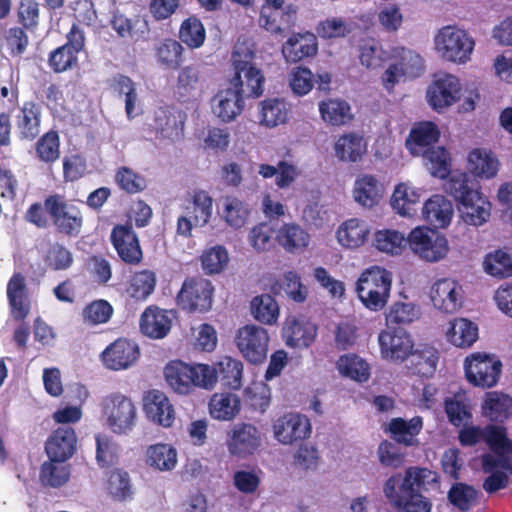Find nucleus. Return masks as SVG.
Here are the masks:
<instances>
[{
    "mask_svg": "<svg viewBox=\"0 0 512 512\" xmlns=\"http://www.w3.org/2000/svg\"><path fill=\"white\" fill-rule=\"evenodd\" d=\"M322 119L333 126H342L353 119L350 105L344 100L328 99L319 104Z\"/></svg>",
    "mask_w": 512,
    "mask_h": 512,
    "instance_id": "nucleus-48",
    "label": "nucleus"
},
{
    "mask_svg": "<svg viewBox=\"0 0 512 512\" xmlns=\"http://www.w3.org/2000/svg\"><path fill=\"white\" fill-rule=\"evenodd\" d=\"M111 243L119 258L128 265H138L143 259V251L137 234L131 225H116L110 235Z\"/></svg>",
    "mask_w": 512,
    "mask_h": 512,
    "instance_id": "nucleus-17",
    "label": "nucleus"
},
{
    "mask_svg": "<svg viewBox=\"0 0 512 512\" xmlns=\"http://www.w3.org/2000/svg\"><path fill=\"white\" fill-rule=\"evenodd\" d=\"M425 166L430 173L441 179L446 178L451 172V158L444 147H434L421 154Z\"/></svg>",
    "mask_w": 512,
    "mask_h": 512,
    "instance_id": "nucleus-59",
    "label": "nucleus"
},
{
    "mask_svg": "<svg viewBox=\"0 0 512 512\" xmlns=\"http://www.w3.org/2000/svg\"><path fill=\"white\" fill-rule=\"evenodd\" d=\"M45 210L55 230L67 237H77L83 228L84 216L79 206L63 195L52 194L44 199Z\"/></svg>",
    "mask_w": 512,
    "mask_h": 512,
    "instance_id": "nucleus-6",
    "label": "nucleus"
},
{
    "mask_svg": "<svg viewBox=\"0 0 512 512\" xmlns=\"http://www.w3.org/2000/svg\"><path fill=\"white\" fill-rule=\"evenodd\" d=\"M502 362L496 355L475 352L466 357L464 371L467 381L481 388L494 387L502 372Z\"/></svg>",
    "mask_w": 512,
    "mask_h": 512,
    "instance_id": "nucleus-9",
    "label": "nucleus"
},
{
    "mask_svg": "<svg viewBox=\"0 0 512 512\" xmlns=\"http://www.w3.org/2000/svg\"><path fill=\"white\" fill-rule=\"evenodd\" d=\"M483 440L498 457L512 458V440L507 437L505 427L487 425Z\"/></svg>",
    "mask_w": 512,
    "mask_h": 512,
    "instance_id": "nucleus-54",
    "label": "nucleus"
},
{
    "mask_svg": "<svg viewBox=\"0 0 512 512\" xmlns=\"http://www.w3.org/2000/svg\"><path fill=\"white\" fill-rule=\"evenodd\" d=\"M297 11L291 5L284 9L262 7L260 11L259 24L265 30L275 35H285L290 32L296 23Z\"/></svg>",
    "mask_w": 512,
    "mask_h": 512,
    "instance_id": "nucleus-29",
    "label": "nucleus"
},
{
    "mask_svg": "<svg viewBox=\"0 0 512 512\" xmlns=\"http://www.w3.org/2000/svg\"><path fill=\"white\" fill-rule=\"evenodd\" d=\"M168 311L156 306L147 307L140 318L141 332L152 339L164 338L171 329Z\"/></svg>",
    "mask_w": 512,
    "mask_h": 512,
    "instance_id": "nucleus-32",
    "label": "nucleus"
},
{
    "mask_svg": "<svg viewBox=\"0 0 512 512\" xmlns=\"http://www.w3.org/2000/svg\"><path fill=\"white\" fill-rule=\"evenodd\" d=\"M461 85L459 79L451 74H443L434 79L427 90L430 106L441 111L460 99Z\"/></svg>",
    "mask_w": 512,
    "mask_h": 512,
    "instance_id": "nucleus-19",
    "label": "nucleus"
},
{
    "mask_svg": "<svg viewBox=\"0 0 512 512\" xmlns=\"http://www.w3.org/2000/svg\"><path fill=\"white\" fill-rule=\"evenodd\" d=\"M477 490L466 483L456 482L448 491L449 502L460 511H469L476 502Z\"/></svg>",
    "mask_w": 512,
    "mask_h": 512,
    "instance_id": "nucleus-63",
    "label": "nucleus"
},
{
    "mask_svg": "<svg viewBox=\"0 0 512 512\" xmlns=\"http://www.w3.org/2000/svg\"><path fill=\"white\" fill-rule=\"evenodd\" d=\"M288 114L289 107L283 99L272 98L261 102L260 122L267 127L284 124Z\"/></svg>",
    "mask_w": 512,
    "mask_h": 512,
    "instance_id": "nucleus-51",
    "label": "nucleus"
},
{
    "mask_svg": "<svg viewBox=\"0 0 512 512\" xmlns=\"http://www.w3.org/2000/svg\"><path fill=\"white\" fill-rule=\"evenodd\" d=\"M186 113L173 105H165L153 111L147 123L148 130L156 139L176 142L183 138Z\"/></svg>",
    "mask_w": 512,
    "mask_h": 512,
    "instance_id": "nucleus-10",
    "label": "nucleus"
},
{
    "mask_svg": "<svg viewBox=\"0 0 512 512\" xmlns=\"http://www.w3.org/2000/svg\"><path fill=\"white\" fill-rule=\"evenodd\" d=\"M318 52L317 38L313 33H294L282 46V54L286 62L297 63L305 58L313 57Z\"/></svg>",
    "mask_w": 512,
    "mask_h": 512,
    "instance_id": "nucleus-28",
    "label": "nucleus"
},
{
    "mask_svg": "<svg viewBox=\"0 0 512 512\" xmlns=\"http://www.w3.org/2000/svg\"><path fill=\"white\" fill-rule=\"evenodd\" d=\"M423 426L422 418L415 416L410 420L403 418H393L388 425L387 431L391 437L399 444L412 446L415 437L420 433Z\"/></svg>",
    "mask_w": 512,
    "mask_h": 512,
    "instance_id": "nucleus-41",
    "label": "nucleus"
},
{
    "mask_svg": "<svg viewBox=\"0 0 512 512\" xmlns=\"http://www.w3.org/2000/svg\"><path fill=\"white\" fill-rule=\"evenodd\" d=\"M212 111L221 121L230 122L240 115L244 109V95L231 86L219 90L212 99Z\"/></svg>",
    "mask_w": 512,
    "mask_h": 512,
    "instance_id": "nucleus-24",
    "label": "nucleus"
},
{
    "mask_svg": "<svg viewBox=\"0 0 512 512\" xmlns=\"http://www.w3.org/2000/svg\"><path fill=\"white\" fill-rule=\"evenodd\" d=\"M391 286V273L384 268L373 266L364 270L359 276L356 292L367 309L380 311L388 302Z\"/></svg>",
    "mask_w": 512,
    "mask_h": 512,
    "instance_id": "nucleus-5",
    "label": "nucleus"
},
{
    "mask_svg": "<svg viewBox=\"0 0 512 512\" xmlns=\"http://www.w3.org/2000/svg\"><path fill=\"white\" fill-rule=\"evenodd\" d=\"M138 345L126 338H118L101 353L103 365L110 370L120 371L131 367L139 358Z\"/></svg>",
    "mask_w": 512,
    "mask_h": 512,
    "instance_id": "nucleus-18",
    "label": "nucleus"
},
{
    "mask_svg": "<svg viewBox=\"0 0 512 512\" xmlns=\"http://www.w3.org/2000/svg\"><path fill=\"white\" fill-rule=\"evenodd\" d=\"M35 153L39 161L52 164L60 157V137L57 131L49 130L35 143Z\"/></svg>",
    "mask_w": 512,
    "mask_h": 512,
    "instance_id": "nucleus-57",
    "label": "nucleus"
},
{
    "mask_svg": "<svg viewBox=\"0 0 512 512\" xmlns=\"http://www.w3.org/2000/svg\"><path fill=\"white\" fill-rule=\"evenodd\" d=\"M430 474L419 467L407 468L404 475L395 473L386 480L384 495L393 507L402 509L398 512H430L432 503L421 493Z\"/></svg>",
    "mask_w": 512,
    "mask_h": 512,
    "instance_id": "nucleus-1",
    "label": "nucleus"
},
{
    "mask_svg": "<svg viewBox=\"0 0 512 512\" xmlns=\"http://www.w3.org/2000/svg\"><path fill=\"white\" fill-rule=\"evenodd\" d=\"M102 408L107 425L113 433L125 435L133 430L137 408L128 396L112 393L103 399Z\"/></svg>",
    "mask_w": 512,
    "mask_h": 512,
    "instance_id": "nucleus-7",
    "label": "nucleus"
},
{
    "mask_svg": "<svg viewBox=\"0 0 512 512\" xmlns=\"http://www.w3.org/2000/svg\"><path fill=\"white\" fill-rule=\"evenodd\" d=\"M27 30L23 26H14L4 31L2 44L12 58H21L27 51L30 43Z\"/></svg>",
    "mask_w": 512,
    "mask_h": 512,
    "instance_id": "nucleus-58",
    "label": "nucleus"
},
{
    "mask_svg": "<svg viewBox=\"0 0 512 512\" xmlns=\"http://www.w3.org/2000/svg\"><path fill=\"white\" fill-rule=\"evenodd\" d=\"M339 373L351 380L362 383L370 378V365L354 353L341 355L337 361Z\"/></svg>",
    "mask_w": 512,
    "mask_h": 512,
    "instance_id": "nucleus-46",
    "label": "nucleus"
},
{
    "mask_svg": "<svg viewBox=\"0 0 512 512\" xmlns=\"http://www.w3.org/2000/svg\"><path fill=\"white\" fill-rule=\"evenodd\" d=\"M214 375L213 389L219 381L224 388L240 390L243 385L244 365L241 360L223 356L213 365H209Z\"/></svg>",
    "mask_w": 512,
    "mask_h": 512,
    "instance_id": "nucleus-23",
    "label": "nucleus"
},
{
    "mask_svg": "<svg viewBox=\"0 0 512 512\" xmlns=\"http://www.w3.org/2000/svg\"><path fill=\"white\" fill-rule=\"evenodd\" d=\"M200 82V71L195 66H185L178 74L175 94L181 102H188L195 96Z\"/></svg>",
    "mask_w": 512,
    "mask_h": 512,
    "instance_id": "nucleus-53",
    "label": "nucleus"
},
{
    "mask_svg": "<svg viewBox=\"0 0 512 512\" xmlns=\"http://www.w3.org/2000/svg\"><path fill=\"white\" fill-rule=\"evenodd\" d=\"M143 410L146 417L153 423L165 428L173 425L174 407L164 392L156 389L146 392L143 397Z\"/></svg>",
    "mask_w": 512,
    "mask_h": 512,
    "instance_id": "nucleus-21",
    "label": "nucleus"
},
{
    "mask_svg": "<svg viewBox=\"0 0 512 512\" xmlns=\"http://www.w3.org/2000/svg\"><path fill=\"white\" fill-rule=\"evenodd\" d=\"M179 39L191 49L200 48L206 39V30L201 20L194 15L186 18L181 23Z\"/></svg>",
    "mask_w": 512,
    "mask_h": 512,
    "instance_id": "nucleus-55",
    "label": "nucleus"
},
{
    "mask_svg": "<svg viewBox=\"0 0 512 512\" xmlns=\"http://www.w3.org/2000/svg\"><path fill=\"white\" fill-rule=\"evenodd\" d=\"M273 433L280 443L292 445L310 436L311 423L307 416L289 412L274 421Z\"/></svg>",
    "mask_w": 512,
    "mask_h": 512,
    "instance_id": "nucleus-16",
    "label": "nucleus"
},
{
    "mask_svg": "<svg viewBox=\"0 0 512 512\" xmlns=\"http://www.w3.org/2000/svg\"><path fill=\"white\" fill-rule=\"evenodd\" d=\"M384 192L382 183L373 175L359 176L354 183L353 196L355 201L363 207L376 206Z\"/></svg>",
    "mask_w": 512,
    "mask_h": 512,
    "instance_id": "nucleus-34",
    "label": "nucleus"
},
{
    "mask_svg": "<svg viewBox=\"0 0 512 512\" xmlns=\"http://www.w3.org/2000/svg\"><path fill=\"white\" fill-rule=\"evenodd\" d=\"M419 189L407 183H400L396 186L392 197L391 206L401 216L412 217L421 204Z\"/></svg>",
    "mask_w": 512,
    "mask_h": 512,
    "instance_id": "nucleus-37",
    "label": "nucleus"
},
{
    "mask_svg": "<svg viewBox=\"0 0 512 512\" xmlns=\"http://www.w3.org/2000/svg\"><path fill=\"white\" fill-rule=\"evenodd\" d=\"M250 210L243 201L234 196H226L223 200L222 217L234 229L243 227L249 217Z\"/></svg>",
    "mask_w": 512,
    "mask_h": 512,
    "instance_id": "nucleus-56",
    "label": "nucleus"
},
{
    "mask_svg": "<svg viewBox=\"0 0 512 512\" xmlns=\"http://www.w3.org/2000/svg\"><path fill=\"white\" fill-rule=\"evenodd\" d=\"M214 286L202 277H187L176 296L178 307L189 313H205L213 303Z\"/></svg>",
    "mask_w": 512,
    "mask_h": 512,
    "instance_id": "nucleus-8",
    "label": "nucleus"
},
{
    "mask_svg": "<svg viewBox=\"0 0 512 512\" xmlns=\"http://www.w3.org/2000/svg\"><path fill=\"white\" fill-rule=\"evenodd\" d=\"M378 344L382 359L395 364L408 360L414 350L411 335L400 328L382 330L378 335Z\"/></svg>",
    "mask_w": 512,
    "mask_h": 512,
    "instance_id": "nucleus-15",
    "label": "nucleus"
},
{
    "mask_svg": "<svg viewBox=\"0 0 512 512\" xmlns=\"http://www.w3.org/2000/svg\"><path fill=\"white\" fill-rule=\"evenodd\" d=\"M282 336L288 347L307 348L317 336V326L310 321L289 316L284 322Z\"/></svg>",
    "mask_w": 512,
    "mask_h": 512,
    "instance_id": "nucleus-25",
    "label": "nucleus"
},
{
    "mask_svg": "<svg viewBox=\"0 0 512 512\" xmlns=\"http://www.w3.org/2000/svg\"><path fill=\"white\" fill-rule=\"evenodd\" d=\"M192 201L185 207L187 215H191L195 226H204L212 216L213 199L204 190H195Z\"/></svg>",
    "mask_w": 512,
    "mask_h": 512,
    "instance_id": "nucleus-49",
    "label": "nucleus"
},
{
    "mask_svg": "<svg viewBox=\"0 0 512 512\" xmlns=\"http://www.w3.org/2000/svg\"><path fill=\"white\" fill-rule=\"evenodd\" d=\"M462 287L450 278L437 280L430 289V299L435 309L452 314L462 306Z\"/></svg>",
    "mask_w": 512,
    "mask_h": 512,
    "instance_id": "nucleus-20",
    "label": "nucleus"
},
{
    "mask_svg": "<svg viewBox=\"0 0 512 512\" xmlns=\"http://www.w3.org/2000/svg\"><path fill=\"white\" fill-rule=\"evenodd\" d=\"M369 233V228L364 221L352 218L339 226L336 237L341 246L355 249L365 243Z\"/></svg>",
    "mask_w": 512,
    "mask_h": 512,
    "instance_id": "nucleus-38",
    "label": "nucleus"
},
{
    "mask_svg": "<svg viewBox=\"0 0 512 512\" xmlns=\"http://www.w3.org/2000/svg\"><path fill=\"white\" fill-rule=\"evenodd\" d=\"M435 45L446 60L465 63L470 59L475 42L465 30L445 26L437 34Z\"/></svg>",
    "mask_w": 512,
    "mask_h": 512,
    "instance_id": "nucleus-11",
    "label": "nucleus"
},
{
    "mask_svg": "<svg viewBox=\"0 0 512 512\" xmlns=\"http://www.w3.org/2000/svg\"><path fill=\"white\" fill-rule=\"evenodd\" d=\"M275 241L286 252L301 253L309 245L310 235L299 224L285 223L276 232Z\"/></svg>",
    "mask_w": 512,
    "mask_h": 512,
    "instance_id": "nucleus-33",
    "label": "nucleus"
},
{
    "mask_svg": "<svg viewBox=\"0 0 512 512\" xmlns=\"http://www.w3.org/2000/svg\"><path fill=\"white\" fill-rule=\"evenodd\" d=\"M16 135L21 141H33L40 134L42 108L35 101H24L15 115Z\"/></svg>",
    "mask_w": 512,
    "mask_h": 512,
    "instance_id": "nucleus-22",
    "label": "nucleus"
},
{
    "mask_svg": "<svg viewBox=\"0 0 512 512\" xmlns=\"http://www.w3.org/2000/svg\"><path fill=\"white\" fill-rule=\"evenodd\" d=\"M408 244L403 233L393 229L379 230L375 233V247L384 253L399 255Z\"/></svg>",
    "mask_w": 512,
    "mask_h": 512,
    "instance_id": "nucleus-60",
    "label": "nucleus"
},
{
    "mask_svg": "<svg viewBox=\"0 0 512 512\" xmlns=\"http://www.w3.org/2000/svg\"><path fill=\"white\" fill-rule=\"evenodd\" d=\"M110 87L119 96H124L125 113L129 120L142 113L135 82L124 74L113 77Z\"/></svg>",
    "mask_w": 512,
    "mask_h": 512,
    "instance_id": "nucleus-35",
    "label": "nucleus"
},
{
    "mask_svg": "<svg viewBox=\"0 0 512 512\" xmlns=\"http://www.w3.org/2000/svg\"><path fill=\"white\" fill-rule=\"evenodd\" d=\"M468 168L473 175L490 179L496 176L499 161L491 152L475 148L469 153Z\"/></svg>",
    "mask_w": 512,
    "mask_h": 512,
    "instance_id": "nucleus-45",
    "label": "nucleus"
},
{
    "mask_svg": "<svg viewBox=\"0 0 512 512\" xmlns=\"http://www.w3.org/2000/svg\"><path fill=\"white\" fill-rule=\"evenodd\" d=\"M271 392L267 385L256 384L244 390V404L252 412L263 414L270 406Z\"/></svg>",
    "mask_w": 512,
    "mask_h": 512,
    "instance_id": "nucleus-64",
    "label": "nucleus"
},
{
    "mask_svg": "<svg viewBox=\"0 0 512 512\" xmlns=\"http://www.w3.org/2000/svg\"><path fill=\"white\" fill-rule=\"evenodd\" d=\"M254 57L255 52L245 43L234 46L231 55L234 75L230 79V85L246 97L258 98L264 92L265 76L253 63Z\"/></svg>",
    "mask_w": 512,
    "mask_h": 512,
    "instance_id": "nucleus-3",
    "label": "nucleus"
},
{
    "mask_svg": "<svg viewBox=\"0 0 512 512\" xmlns=\"http://www.w3.org/2000/svg\"><path fill=\"white\" fill-rule=\"evenodd\" d=\"M164 376L172 390L180 395H188L196 388L209 391L213 389L214 375L209 364L171 360L164 367Z\"/></svg>",
    "mask_w": 512,
    "mask_h": 512,
    "instance_id": "nucleus-4",
    "label": "nucleus"
},
{
    "mask_svg": "<svg viewBox=\"0 0 512 512\" xmlns=\"http://www.w3.org/2000/svg\"><path fill=\"white\" fill-rule=\"evenodd\" d=\"M409 247L422 259L436 262L448 252L447 239L426 227H416L407 236Z\"/></svg>",
    "mask_w": 512,
    "mask_h": 512,
    "instance_id": "nucleus-14",
    "label": "nucleus"
},
{
    "mask_svg": "<svg viewBox=\"0 0 512 512\" xmlns=\"http://www.w3.org/2000/svg\"><path fill=\"white\" fill-rule=\"evenodd\" d=\"M440 130L432 121H422L416 123L410 130L405 145L414 156H420L438 142Z\"/></svg>",
    "mask_w": 512,
    "mask_h": 512,
    "instance_id": "nucleus-26",
    "label": "nucleus"
},
{
    "mask_svg": "<svg viewBox=\"0 0 512 512\" xmlns=\"http://www.w3.org/2000/svg\"><path fill=\"white\" fill-rule=\"evenodd\" d=\"M409 360L408 368L413 375L429 378L436 372L439 353L432 346H424L413 350Z\"/></svg>",
    "mask_w": 512,
    "mask_h": 512,
    "instance_id": "nucleus-40",
    "label": "nucleus"
},
{
    "mask_svg": "<svg viewBox=\"0 0 512 512\" xmlns=\"http://www.w3.org/2000/svg\"><path fill=\"white\" fill-rule=\"evenodd\" d=\"M335 155L341 161L357 162L366 153L364 138L356 133H347L339 137L334 145Z\"/></svg>",
    "mask_w": 512,
    "mask_h": 512,
    "instance_id": "nucleus-42",
    "label": "nucleus"
},
{
    "mask_svg": "<svg viewBox=\"0 0 512 512\" xmlns=\"http://www.w3.org/2000/svg\"><path fill=\"white\" fill-rule=\"evenodd\" d=\"M156 274L148 269L134 272L125 286V293L135 301H145L155 290Z\"/></svg>",
    "mask_w": 512,
    "mask_h": 512,
    "instance_id": "nucleus-39",
    "label": "nucleus"
},
{
    "mask_svg": "<svg viewBox=\"0 0 512 512\" xmlns=\"http://www.w3.org/2000/svg\"><path fill=\"white\" fill-rule=\"evenodd\" d=\"M241 407L240 397L232 392H216L208 402L210 416L218 421H233L239 415Z\"/></svg>",
    "mask_w": 512,
    "mask_h": 512,
    "instance_id": "nucleus-31",
    "label": "nucleus"
},
{
    "mask_svg": "<svg viewBox=\"0 0 512 512\" xmlns=\"http://www.w3.org/2000/svg\"><path fill=\"white\" fill-rule=\"evenodd\" d=\"M145 456L147 465L159 471H171L177 465V450L166 443L150 445Z\"/></svg>",
    "mask_w": 512,
    "mask_h": 512,
    "instance_id": "nucleus-43",
    "label": "nucleus"
},
{
    "mask_svg": "<svg viewBox=\"0 0 512 512\" xmlns=\"http://www.w3.org/2000/svg\"><path fill=\"white\" fill-rule=\"evenodd\" d=\"M70 477V466L63 461L49 459L42 464L40 480L43 485L58 488L63 486Z\"/></svg>",
    "mask_w": 512,
    "mask_h": 512,
    "instance_id": "nucleus-52",
    "label": "nucleus"
},
{
    "mask_svg": "<svg viewBox=\"0 0 512 512\" xmlns=\"http://www.w3.org/2000/svg\"><path fill=\"white\" fill-rule=\"evenodd\" d=\"M484 271L495 278L505 279L512 276V255L502 249H496L485 255Z\"/></svg>",
    "mask_w": 512,
    "mask_h": 512,
    "instance_id": "nucleus-50",
    "label": "nucleus"
},
{
    "mask_svg": "<svg viewBox=\"0 0 512 512\" xmlns=\"http://www.w3.org/2000/svg\"><path fill=\"white\" fill-rule=\"evenodd\" d=\"M263 434L254 424L240 422L227 433L226 446L230 455L245 459L253 455L262 445Z\"/></svg>",
    "mask_w": 512,
    "mask_h": 512,
    "instance_id": "nucleus-13",
    "label": "nucleus"
},
{
    "mask_svg": "<svg viewBox=\"0 0 512 512\" xmlns=\"http://www.w3.org/2000/svg\"><path fill=\"white\" fill-rule=\"evenodd\" d=\"M77 437L71 427H59L52 432L45 444L49 459L66 462L76 451Z\"/></svg>",
    "mask_w": 512,
    "mask_h": 512,
    "instance_id": "nucleus-27",
    "label": "nucleus"
},
{
    "mask_svg": "<svg viewBox=\"0 0 512 512\" xmlns=\"http://www.w3.org/2000/svg\"><path fill=\"white\" fill-rule=\"evenodd\" d=\"M7 298L11 314L16 321H23L30 312L28 289L25 277L21 273H14L7 284Z\"/></svg>",
    "mask_w": 512,
    "mask_h": 512,
    "instance_id": "nucleus-30",
    "label": "nucleus"
},
{
    "mask_svg": "<svg viewBox=\"0 0 512 512\" xmlns=\"http://www.w3.org/2000/svg\"><path fill=\"white\" fill-rule=\"evenodd\" d=\"M483 415L492 422H504L512 411V398L504 393L488 392L482 405Z\"/></svg>",
    "mask_w": 512,
    "mask_h": 512,
    "instance_id": "nucleus-44",
    "label": "nucleus"
},
{
    "mask_svg": "<svg viewBox=\"0 0 512 512\" xmlns=\"http://www.w3.org/2000/svg\"><path fill=\"white\" fill-rule=\"evenodd\" d=\"M184 48L174 39H164L156 48L158 62L167 69L176 70L181 66Z\"/></svg>",
    "mask_w": 512,
    "mask_h": 512,
    "instance_id": "nucleus-61",
    "label": "nucleus"
},
{
    "mask_svg": "<svg viewBox=\"0 0 512 512\" xmlns=\"http://www.w3.org/2000/svg\"><path fill=\"white\" fill-rule=\"evenodd\" d=\"M251 310L256 320L264 324H273L279 316L276 300L269 294L256 296L251 302Z\"/></svg>",
    "mask_w": 512,
    "mask_h": 512,
    "instance_id": "nucleus-62",
    "label": "nucleus"
},
{
    "mask_svg": "<svg viewBox=\"0 0 512 512\" xmlns=\"http://www.w3.org/2000/svg\"><path fill=\"white\" fill-rule=\"evenodd\" d=\"M447 338L456 347H470L478 338V327L468 319H454L447 331Z\"/></svg>",
    "mask_w": 512,
    "mask_h": 512,
    "instance_id": "nucleus-47",
    "label": "nucleus"
},
{
    "mask_svg": "<svg viewBox=\"0 0 512 512\" xmlns=\"http://www.w3.org/2000/svg\"><path fill=\"white\" fill-rule=\"evenodd\" d=\"M444 190L456 201L464 223L478 227L489 220L492 205L481 193L479 183L467 173H453Z\"/></svg>",
    "mask_w": 512,
    "mask_h": 512,
    "instance_id": "nucleus-2",
    "label": "nucleus"
},
{
    "mask_svg": "<svg viewBox=\"0 0 512 512\" xmlns=\"http://www.w3.org/2000/svg\"><path fill=\"white\" fill-rule=\"evenodd\" d=\"M235 343L242 356L252 364L265 361L268 353L269 335L257 325H245L238 329Z\"/></svg>",
    "mask_w": 512,
    "mask_h": 512,
    "instance_id": "nucleus-12",
    "label": "nucleus"
},
{
    "mask_svg": "<svg viewBox=\"0 0 512 512\" xmlns=\"http://www.w3.org/2000/svg\"><path fill=\"white\" fill-rule=\"evenodd\" d=\"M422 214L435 228H446L453 216V205L444 196L433 195L424 203Z\"/></svg>",
    "mask_w": 512,
    "mask_h": 512,
    "instance_id": "nucleus-36",
    "label": "nucleus"
}]
</instances>
